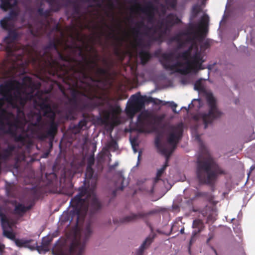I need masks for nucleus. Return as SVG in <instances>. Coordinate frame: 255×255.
<instances>
[{
	"label": "nucleus",
	"instance_id": "obj_1",
	"mask_svg": "<svg viewBox=\"0 0 255 255\" xmlns=\"http://www.w3.org/2000/svg\"><path fill=\"white\" fill-rule=\"evenodd\" d=\"M78 93L74 90L64 108L55 110L47 98L34 94L33 91L27 92L19 83L1 84L0 133L9 134L15 141L24 145L25 136H33L37 128H43L45 126V133H41L39 138L53 140L59 124L55 121L56 114L60 116V121L74 119L79 107Z\"/></svg>",
	"mask_w": 255,
	"mask_h": 255
},
{
	"label": "nucleus",
	"instance_id": "obj_2",
	"mask_svg": "<svg viewBox=\"0 0 255 255\" xmlns=\"http://www.w3.org/2000/svg\"><path fill=\"white\" fill-rule=\"evenodd\" d=\"M126 71H129L135 81L140 79L157 77L163 79L168 76L178 77L183 85L191 83L198 72L205 68V65H161L162 71H156L150 65H124Z\"/></svg>",
	"mask_w": 255,
	"mask_h": 255
},
{
	"label": "nucleus",
	"instance_id": "obj_3",
	"mask_svg": "<svg viewBox=\"0 0 255 255\" xmlns=\"http://www.w3.org/2000/svg\"><path fill=\"white\" fill-rule=\"evenodd\" d=\"M183 125L182 123L175 125H168L165 128V135L166 143H161L160 137L157 136L155 139V145L158 151L165 156L164 164L157 171L156 176L153 180V186L158 182H164L160 179L165 169L168 166V162L169 157L175 149L177 144L182 136Z\"/></svg>",
	"mask_w": 255,
	"mask_h": 255
},
{
	"label": "nucleus",
	"instance_id": "obj_4",
	"mask_svg": "<svg viewBox=\"0 0 255 255\" xmlns=\"http://www.w3.org/2000/svg\"><path fill=\"white\" fill-rule=\"evenodd\" d=\"M196 139L200 144V153L197 161L196 175L201 183L213 185L219 175L225 173L210 154L199 135Z\"/></svg>",
	"mask_w": 255,
	"mask_h": 255
},
{
	"label": "nucleus",
	"instance_id": "obj_5",
	"mask_svg": "<svg viewBox=\"0 0 255 255\" xmlns=\"http://www.w3.org/2000/svg\"><path fill=\"white\" fill-rule=\"evenodd\" d=\"M70 37L72 39H71L69 43L68 42V40H64L58 38L50 40L44 47V54L51 58L50 52L54 50L57 53L59 58L64 61H69L76 54L82 56L83 47L77 43V42H85L81 36V33L77 32L75 37L72 35Z\"/></svg>",
	"mask_w": 255,
	"mask_h": 255
},
{
	"label": "nucleus",
	"instance_id": "obj_6",
	"mask_svg": "<svg viewBox=\"0 0 255 255\" xmlns=\"http://www.w3.org/2000/svg\"><path fill=\"white\" fill-rule=\"evenodd\" d=\"M150 103L158 105H166L167 104H169L174 113H178L176 110L177 104L174 102H165L145 95L142 96L139 92H137L132 95L127 102L126 112L128 117L132 120L136 113L144 109L145 104Z\"/></svg>",
	"mask_w": 255,
	"mask_h": 255
},
{
	"label": "nucleus",
	"instance_id": "obj_7",
	"mask_svg": "<svg viewBox=\"0 0 255 255\" xmlns=\"http://www.w3.org/2000/svg\"><path fill=\"white\" fill-rule=\"evenodd\" d=\"M206 100L208 108V111L199 113L194 116L195 121L203 123L205 129L208 127V125L212 124L214 120L219 118L222 115V113L218 107L217 99L212 93H207Z\"/></svg>",
	"mask_w": 255,
	"mask_h": 255
},
{
	"label": "nucleus",
	"instance_id": "obj_8",
	"mask_svg": "<svg viewBox=\"0 0 255 255\" xmlns=\"http://www.w3.org/2000/svg\"><path fill=\"white\" fill-rule=\"evenodd\" d=\"M164 114L153 116L147 110L141 112L135 123L136 130L141 133H151L155 130V124H161L165 119Z\"/></svg>",
	"mask_w": 255,
	"mask_h": 255
},
{
	"label": "nucleus",
	"instance_id": "obj_9",
	"mask_svg": "<svg viewBox=\"0 0 255 255\" xmlns=\"http://www.w3.org/2000/svg\"><path fill=\"white\" fill-rule=\"evenodd\" d=\"M1 217V225L2 229V235L13 241L17 247H26L33 250L35 248V246H30L29 243L31 240H26L24 239H16L15 238V234L13 232L11 225L4 218L2 214L0 213Z\"/></svg>",
	"mask_w": 255,
	"mask_h": 255
},
{
	"label": "nucleus",
	"instance_id": "obj_10",
	"mask_svg": "<svg viewBox=\"0 0 255 255\" xmlns=\"http://www.w3.org/2000/svg\"><path fill=\"white\" fill-rule=\"evenodd\" d=\"M107 108L100 111V114L95 117L94 123L100 126L106 125L113 120L118 112V107L113 106L109 101L107 102Z\"/></svg>",
	"mask_w": 255,
	"mask_h": 255
},
{
	"label": "nucleus",
	"instance_id": "obj_11",
	"mask_svg": "<svg viewBox=\"0 0 255 255\" xmlns=\"http://www.w3.org/2000/svg\"><path fill=\"white\" fill-rule=\"evenodd\" d=\"M82 95L85 98V101L81 105L82 110H93L102 106L105 102V99L101 96L96 95L88 96L85 93H82Z\"/></svg>",
	"mask_w": 255,
	"mask_h": 255
},
{
	"label": "nucleus",
	"instance_id": "obj_12",
	"mask_svg": "<svg viewBox=\"0 0 255 255\" xmlns=\"http://www.w3.org/2000/svg\"><path fill=\"white\" fill-rule=\"evenodd\" d=\"M181 22V20L180 18L175 14L171 13L159 22L157 27L158 30H162L161 32L163 34H165L174 25L179 24Z\"/></svg>",
	"mask_w": 255,
	"mask_h": 255
},
{
	"label": "nucleus",
	"instance_id": "obj_13",
	"mask_svg": "<svg viewBox=\"0 0 255 255\" xmlns=\"http://www.w3.org/2000/svg\"><path fill=\"white\" fill-rule=\"evenodd\" d=\"M137 0H133V2L136 4L137 9L145 13L147 15V21L152 23L154 20V11L155 7L151 1L147 2L144 7H141L139 3H137Z\"/></svg>",
	"mask_w": 255,
	"mask_h": 255
},
{
	"label": "nucleus",
	"instance_id": "obj_14",
	"mask_svg": "<svg viewBox=\"0 0 255 255\" xmlns=\"http://www.w3.org/2000/svg\"><path fill=\"white\" fill-rule=\"evenodd\" d=\"M17 12L15 10H11L8 13L7 16H5L0 21L1 27L5 29L8 30L12 26V24L11 22V20H15L17 16Z\"/></svg>",
	"mask_w": 255,
	"mask_h": 255
},
{
	"label": "nucleus",
	"instance_id": "obj_15",
	"mask_svg": "<svg viewBox=\"0 0 255 255\" xmlns=\"http://www.w3.org/2000/svg\"><path fill=\"white\" fill-rule=\"evenodd\" d=\"M155 54L159 57L161 64H163L162 62H170L175 57L174 53L172 52L162 53L160 50H158L155 52Z\"/></svg>",
	"mask_w": 255,
	"mask_h": 255
},
{
	"label": "nucleus",
	"instance_id": "obj_16",
	"mask_svg": "<svg viewBox=\"0 0 255 255\" xmlns=\"http://www.w3.org/2000/svg\"><path fill=\"white\" fill-rule=\"evenodd\" d=\"M193 50L194 53L192 54V59L193 61V63L187 62L186 63H183L179 62H177L175 64H202L204 62V61L203 60V57L202 56V53L199 50L198 44L197 50L195 49H193Z\"/></svg>",
	"mask_w": 255,
	"mask_h": 255
},
{
	"label": "nucleus",
	"instance_id": "obj_17",
	"mask_svg": "<svg viewBox=\"0 0 255 255\" xmlns=\"http://www.w3.org/2000/svg\"><path fill=\"white\" fill-rule=\"evenodd\" d=\"M155 236L154 234H152L147 237L136 252L135 255H143L145 249L152 242Z\"/></svg>",
	"mask_w": 255,
	"mask_h": 255
},
{
	"label": "nucleus",
	"instance_id": "obj_18",
	"mask_svg": "<svg viewBox=\"0 0 255 255\" xmlns=\"http://www.w3.org/2000/svg\"><path fill=\"white\" fill-rule=\"evenodd\" d=\"M0 8L4 11L11 9L17 5V0H0Z\"/></svg>",
	"mask_w": 255,
	"mask_h": 255
},
{
	"label": "nucleus",
	"instance_id": "obj_19",
	"mask_svg": "<svg viewBox=\"0 0 255 255\" xmlns=\"http://www.w3.org/2000/svg\"><path fill=\"white\" fill-rule=\"evenodd\" d=\"M136 27L133 28L132 29V31L134 35H136L137 36L138 35H141V33L140 32V29L142 27H145L146 29L148 30V31L152 30L154 29V33H155L156 32V30L155 28H154L153 27H147L146 26L144 21L141 20L140 21H138L136 23Z\"/></svg>",
	"mask_w": 255,
	"mask_h": 255
},
{
	"label": "nucleus",
	"instance_id": "obj_20",
	"mask_svg": "<svg viewBox=\"0 0 255 255\" xmlns=\"http://www.w3.org/2000/svg\"><path fill=\"white\" fill-rule=\"evenodd\" d=\"M197 43L195 41H193L191 43V45L190 46L188 49L187 50H185L182 52L181 53L180 56L181 57L186 59L192 58V51L193 50V49H195L197 50Z\"/></svg>",
	"mask_w": 255,
	"mask_h": 255
},
{
	"label": "nucleus",
	"instance_id": "obj_21",
	"mask_svg": "<svg viewBox=\"0 0 255 255\" xmlns=\"http://www.w3.org/2000/svg\"><path fill=\"white\" fill-rule=\"evenodd\" d=\"M150 213L144 214L142 213H138L137 214H131L128 216H127L122 219L123 222H129L136 220L139 218H142L147 214Z\"/></svg>",
	"mask_w": 255,
	"mask_h": 255
},
{
	"label": "nucleus",
	"instance_id": "obj_22",
	"mask_svg": "<svg viewBox=\"0 0 255 255\" xmlns=\"http://www.w3.org/2000/svg\"><path fill=\"white\" fill-rule=\"evenodd\" d=\"M8 30V34L4 38L5 42L11 43L14 42L18 38V34L16 30H11L10 28Z\"/></svg>",
	"mask_w": 255,
	"mask_h": 255
},
{
	"label": "nucleus",
	"instance_id": "obj_23",
	"mask_svg": "<svg viewBox=\"0 0 255 255\" xmlns=\"http://www.w3.org/2000/svg\"><path fill=\"white\" fill-rule=\"evenodd\" d=\"M139 57L141 59L140 64H146L148 61L151 58V54L148 51L141 49L138 53Z\"/></svg>",
	"mask_w": 255,
	"mask_h": 255
},
{
	"label": "nucleus",
	"instance_id": "obj_24",
	"mask_svg": "<svg viewBox=\"0 0 255 255\" xmlns=\"http://www.w3.org/2000/svg\"><path fill=\"white\" fill-rule=\"evenodd\" d=\"M87 123V120L84 117L77 124L71 126V128L73 129V132L75 133L79 132L82 129L86 127Z\"/></svg>",
	"mask_w": 255,
	"mask_h": 255
},
{
	"label": "nucleus",
	"instance_id": "obj_25",
	"mask_svg": "<svg viewBox=\"0 0 255 255\" xmlns=\"http://www.w3.org/2000/svg\"><path fill=\"white\" fill-rule=\"evenodd\" d=\"M202 106V102L200 99H194L192 101V102L188 105L187 108L184 107L186 110H188L189 108H194L195 111L199 110L200 108ZM184 108L182 107V109Z\"/></svg>",
	"mask_w": 255,
	"mask_h": 255
},
{
	"label": "nucleus",
	"instance_id": "obj_26",
	"mask_svg": "<svg viewBox=\"0 0 255 255\" xmlns=\"http://www.w3.org/2000/svg\"><path fill=\"white\" fill-rule=\"evenodd\" d=\"M29 209L23 204L19 203L15 206L14 213L15 214L22 216Z\"/></svg>",
	"mask_w": 255,
	"mask_h": 255
},
{
	"label": "nucleus",
	"instance_id": "obj_27",
	"mask_svg": "<svg viewBox=\"0 0 255 255\" xmlns=\"http://www.w3.org/2000/svg\"><path fill=\"white\" fill-rule=\"evenodd\" d=\"M128 185V182L126 180L122 174H120L118 178V182L116 183L117 189L122 190Z\"/></svg>",
	"mask_w": 255,
	"mask_h": 255
},
{
	"label": "nucleus",
	"instance_id": "obj_28",
	"mask_svg": "<svg viewBox=\"0 0 255 255\" xmlns=\"http://www.w3.org/2000/svg\"><path fill=\"white\" fill-rule=\"evenodd\" d=\"M52 11H58L61 8V5L57 0H47Z\"/></svg>",
	"mask_w": 255,
	"mask_h": 255
},
{
	"label": "nucleus",
	"instance_id": "obj_29",
	"mask_svg": "<svg viewBox=\"0 0 255 255\" xmlns=\"http://www.w3.org/2000/svg\"><path fill=\"white\" fill-rule=\"evenodd\" d=\"M105 25L108 28H109V26L107 24H105ZM110 28L112 32H110L108 34V37L109 38H111L115 40L121 45L122 44V42L124 40V39L123 38L117 36L115 34V30L113 28L110 27Z\"/></svg>",
	"mask_w": 255,
	"mask_h": 255
},
{
	"label": "nucleus",
	"instance_id": "obj_30",
	"mask_svg": "<svg viewBox=\"0 0 255 255\" xmlns=\"http://www.w3.org/2000/svg\"><path fill=\"white\" fill-rule=\"evenodd\" d=\"M134 35L136 38L134 40V43L132 44L133 47L135 48L136 47H145L146 45L144 43L142 38L141 37H139L140 35H138L137 36L136 35Z\"/></svg>",
	"mask_w": 255,
	"mask_h": 255
},
{
	"label": "nucleus",
	"instance_id": "obj_31",
	"mask_svg": "<svg viewBox=\"0 0 255 255\" xmlns=\"http://www.w3.org/2000/svg\"><path fill=\"white\" fill-rule=\"evenodd\" d=\"M203 224L200 220H195L193 222L192 227L193 228L196 229L193 232V234L195 235L197 232L201 231L202 228Z\"/></svg>",
	"mask_w": 255,
	"mask_h": 255
},
{
	"label": "nucleus",
	"instance_id": "obj_32",
	"mask_svg": "<svg viewBox=\"0 0 255 255\" xmlns=\"http://www.w3.org/2000/svg\"><path fill=\"white\" fill-rule=\"evenodd\" d=\"M36 250L39 254H44L49 251L50 248H48L45 246L44 245L41 244L40 246H36Z\"/></svg>",
	"mask_w": 255,
	"mask_h": 255
},
{
	"label": "nucleus",
	"instance_id": "obj_33",
	"mask_svg": "<svg viewBox=\"0 0 255 255\" xmlns=\"http://www.w3.org/2000/svg\"><path fill=\"white\" fill-rule=\"evenodd\" d=\"M207 195V193L206 192H197L196 193L195 195L191 198L189 200L187 201V203L189 205H191L192 203L193 200H194L196 197H205Z\"/></svg>",
	"mask_w": 255,
	"mask_h": 255
},
{
	"label": "nucleus",
	"instance_id": "obj_34",
	"mask_svg": "<svg viewBox=\"0 0 255 255\" xmlns=\"http://www.w3.org/2000/svg\"><path fill=\"white\" fill-rule=\"evenodd\" d=\"M201 8L200 5L198 4L194 5L192 7V14L193 17H195L201 11Z\"/></svg>",
	"mask_w": 255,
	"mask_h": 255
},
{
	"label": "nucleus",
	"instance_id": "obj_35",
	"mask_svg": "<svg viewBox=\"0 0 255 255\" xmlns=\"http://www.w3.org/2000/svg\"><path fill=\"white\" fill-rule=\"evenodd\" d=\"M51 242V239L49 237H44L42 238V244H43L45 245V246L47 247L48 248H49L50 244Z\"/></svg>",
	"mask_w": 255,
	"mask_h": 255
},
{
	"label": "nucleus",
	"instance_id": "obj_36",
	"mask_svg": "<svg viewBox=\"0 0 255 255\" xmlns=\"http://www.w3.org/2000/svg\"><path fill=\"white\" fill-rule=\"evenodd\" d=\"M203 80V79H199L198 80L196 81V82L194 83V89L195 90L199 91L202 89V86L201 81Z\"/></svg>",
	"mask_w": 255,
	"mask_h": 255
},
{
	"label": "nucleus",
	"instance_id": "obj_37",
	"mask_svg": "<svg viewBox=\"0 0 255 255\" xmlns=\"http://www.w3.org/2000/svg\"><path fill=\"white\" fill-rule=\"evenodd\" d=\"M85 48H86V50H87V51L89 50V52H91V53H96L97 52L96 50L93 45H91L87 43L85 44Z\"/></svg>",
	"mask_w": 255,
	"mask_h": 255
},
{
	"label": "nucleus",
	"instance_id": "obj_38",
	"mask_svg": "<svg viewBox=\"0 0 255 255\" xmlns=\"http://www.w3.org/2000/svg\"><path fill=\"white\" fill-rule=\"evenodd\" d=\"M210 47V43L208 41L203 42L201 45V50H205Z\"/></svg>",
	"mask_w": 255,
	"mask_h": 255
},
{
	"label": "nucleus",
	"instance_id": "obj_39",
	"mask_svg": "<svg viewBox=\"0 0 255 255\" xmlns=\"http://www.w3.org/2000/svg\"><path fill=\"white\" fill-rule=\"evenodd\" d=\"M52 10L51 9L44 10L43 14L42 15L45 18H48L50 15Z\"/></svg>",
	"mask_w": 255,
	"mask_h": 255
},
{
	"label": "nucleus",
	"instance_id": "obj_40",
	"mask_svg": "<svg viewBox=\"0 0 255 255\" xmlns=\"http://www.w3.org/2000/svg\"><path fill=\"white\" fill-rule=\"evenodd\" d=\"M109 147L114 149H116L118 147V144L116 142L113 141L110 143Z\"/></svg>",
	"mask_w": 255,
	"mask_h": 255
},
{
	"label": "nucleus",
	"instance_id": "obj_41",
	"mask_svg": "<svg viewBox=\"0 0 255 255\" xmlns=\"http://www.w3.org/2000/svg\"><path fill=\"white\" fill-rule=\"evenodd\" d=\"M131 144L132 146V150L134 153H136L137 152V150L136 147V144L134 143L133 140H130Z\"/></svg>",
	"mask_w": 255,
	"mask_h": 255
},
{
	"label": "nucleus",
	"instance_id": "obj_42",
	"mask_svg": "<svg viewBox=\"0 0 255 255\" xmlns=\"http://www.w3.org/2000/svg\"><path fill=\"white\" fill-rule=\"evenodd\" d=\"M180 40V36L179 35H176L174 36L171 38V41H179Z\"/></svg>",
	"mask_w": 255,
	"mask_h": 255
},
{
	"label": "nucleus",
	"instance_id": "obj_43",
	"mask_svg": "<svg viewBox=\"0 0 255 255\" xmlns=\"http://www.w3.org/2000/svg\"><path fill=\"white\" fill-rule=\"evenodd\" d=\"M37 12L40 16H42L44 12L43 8L42 7L38 8L37 9Z\"/></svg>",
	"mask_w": 255,
	"mask_h": 255
},
{
	"label": "nucleus",
	"instance_id": "obj_44",
	"mask_svg": "<svg viewBox=\"0 0 255 255\" xmlns=\"http://www.w3.org/2000/svg\"><path fill=\"white\" fill-rule=\"evenodd\" d=\"M214 65H211V64L207 65V68L208 69V78H209V74L210 73V71L213 68Z\"/></svg>",
	"mask_w": 255,
	"mask_h": 255
},
{
	"label": "nucleus",
	"instance_id": "obj_45",
	"mask_svg": "<svg viewBox=\"0 0 255 255\" xmlns=\"http://www.w3.org/2000/svg\"><path fill=\"white\" fill-rule=\"evenodd\" d=\"M176 0H171V2H170V5L172 7H174L176 5Z\"/></svg>",
	"mask_w": 255,
	"mask_h": 255
},
{
	"label": "nucleus",
	"instance_id": "obj_46",
	"mask_svg": "<svg viewBox=\"0 0 255 255\" xmlns=\"http://www.w3.org/2000/svg\"><path fill=\"white\" fill-rule=\"evenodd\" d=\"M39 32V31H38V30H37L36 31H34V30L33 29H31V34L34 36H36V35H38Z\"/></svg>",
	"mask_w": 255,
	"mask_h": 255
},
{
	"label": "nucleus",
	"instance_id": "obj_47",
	"mask_svg": "<svg viewBox=\"0 0 255 255\" xmlns=\"http://www.w3.org/2000/svg\"><path fill=\"white\" fill-rule=\"evenodd\" d=\"M4 249V245L3 244H0V255H2V252Z\"/></svg>",
	"mask_w": 255,
	"mask_h": 255
},
{
	"label": "nucleus",
	"instance_id": "obj_48",
	"mask_svg": "<svg viewBox=\"0 0 255 255\" xmlns=\"http://www.w3.org/2000/svg\"><path fill=\"white\" fill-rule=\"evenodd\" d=\"M118 165V163L116 162L114 165H111L110 166V169H113L115 168Z\"/></svg>",
	"mask_w": 255,
	"mask_h": 255
},
{
	"label": "nucleus",
	"instance_id": "obj_49",
	"mask_svg": "<svg viewBox=\"0 0 255 255\" xmlns=\"http://www.w3.org/2000/svg\"><path fill=\"white\" fill-rule=\"evenodd\" d=\"M161 35H159L158 36V37H153V36H151L152 39H153L154 40H158V39H160V38H161Z\"/></svg>",
	"mask_w": 255,
	"mask_h": 255
},
{
	"label": "nucleus",
	"instance_id": "obj_50",
	"mask_svg": "<svg viewBox=\"0 0 255 255\" xmlns=\"http://www.w3.org/2000/svg\"><path fill=\"white\" fill-rule=\"evenodd\" d=\"M205 22H205V20L204 18L202 17V19H201V22L200 23V25H204L205 24Z\"/></svg>",
	"mask_w": 255,
	"mask_h": 255
},
{
	"label": "nucleus",
	"instance_id": "obj_51",
	"mask_svg": "<svg viewBox=\"0 0 255 255\" xmlns=\"http://www.w3.org/2000/svg\"><path fill=\"white\" fill-rule=\"evenodd\" d=\"M74 11L76 14L79 13V9L78 7H75L74 8Z\"/></svg>",
	"mask_w": 255,
	"mask_h": 255
},
{
	"label": "nucleus",
	"instance_id": "obj_52",
	"mask_svg": "<svg viewBox=\"0 0 255 255\" xmlns=\"http://www.w3.org/2000/svg\"><path fill=\"white\" fill-rule=\"evenodd\" d=\"M77 64H98L97 63H95V62H91V63H88V62H87V63H77Z\"/></svg>",
	"mask_w": 255,
	"mask_h": 255
},
{
	"label": "nucleus",
	"instance_id": "obj_53",
	"mask_svg": "<svg viewBox=\"0 0 255 255\" xmlns=\"http://www.w3.org/2000/svg\"><path fill=\"white\" fill-rule=\"evenodd\" d=\"M40 195V193L38 192V193H36V194L34 195L35 198H38Z\"/></svg>",
	"mask_w": 255,
	"mask_h": 255
},
{
	"label": "nucleus",
	"instance_id": "obj_54",
	"mask_svg": "<svg viewBox=\"0 0 255 255\" xmlns=\"http://www.w3.org/2000/svg\"><path fill=\"white\" fill-rule=\"evenodd\" d=\"M44 64H59L58 63H56V62H45Z\"/></svg>",
	"mask_w": 255,
	"mask_h": 255
},
{
	"label": "nucleus",
	"instance_id": "obj_55",
	"mask_svg": "<svg viewBox=\"0 0 255 255\" xmlns=\"http://www.w3.org/2000/svg\"><path fill=\"white\" fill-rule=\"evenodd\" d=\"M141 151H139L138 152V161H139V157L141 155Z\"/></svg>",
	"mask_w": 255,
	"mask_h": 255
},
{
	"label": "nucleus",
	"instance_id": "obj_56",
	"mask_svg": "<svg viewBox=\"0 0 255 255\" xmlns=\"http://www.w3.org/2000/svg\"><path fill=\"white\" fill-rule=\"evenodd\" d=\"M184 228H182L180 230V232L181 233V234H183L184 233Z\"/></svg>",
	"mask_w": 255,
	"mask_h": 255
},
{
	"label": "nucleus",
	"instance_id": "obj_57",
	"mask_svg": "<svg viewBox=\"0 0 255 255\" xmlns=\"http://www.w3.org/2000/svg\"><path fill=\"white\" fill-rule=\"evenodd\" d=\"M48 155V153H44V154L43 155V157H46Z\"/></svg>",
	"mask_w": 255,
	"mask_h": 255
},
{
	"label": "nucleus",
	"instance_id": "obj_58",
	"mask_svg": "<svg viewBox=\"0 0 255 255\" xmlns=\"http://www.w3.org/2000/svg\"><path fill=\"white\" fill-rule=\"evenodd\" d=\"M234 230L235 232H238V231H239V232H240V229H238V228H237V231H236V229H235V228H234Z\"/></svg>",
	"mask_w": 255,
	"mask_h": 255
},
{
	"label": "nucleus",
	"instance_id": "obj_59",
	"mask_svg": "<svg viewBox=\"0 0 255 255\" xmlns=\"http://www.w3.org/2000/svg\"><path fill=\"white\" fill-rule=\"evenodd\" d=\"M199 37H200V38H201V39H202V38H203V36H202V34H199Z\"/></svg>",
	"mask_w": 255,
	"mask_h": 255
},
{
	"label": "nucleus",
	"instance_id": "obj_60",
	"mask_svg": "<svg viewBox=\"0 0 255 255\" xmlns=\"http://www.w3.org/2000/svg\"><path fill=\"white\" fill-rule=\"evenodd\" d=\"M110 6L111 7H113V4L112 3H110Z\"/></svg>",
	"mask_w": 255,
	"mask_h": 255
},
{
	"label": "nucleus",
	"instance_id": "obj_61",
	"mask_svg": "<svg viewBox=\"0 0 255 255\" xmlns=\"http://www.w3.org/2000/svg\"><path fill=\"white\" fill-rule=\"evenodd\" d=\"M55 29H57V30H59V27L58 25H57L56 27H55Z\"/></svg>",
	"mask_w": 255,
	"mask_h": 255
},
{
	"label": "nucleus",
	"instance_id": "obj_62",
	"mask_svg": "<svg viewBox=\"0 0 255 255\" xmlns=\"http://www.w3.org/2000/svg\"><path fill=\"white\" fill-rule=\"evenodd\" d=\"M254 169V167L253 166L251 167V169L253 170Z\"/></svg>",
	"mask_w": 255,
	"mask_h": 255
},
{
	"label": "nucleus",
	"instance_id": "obj_63",
	"mask_svg": "<svg viewBox=\"0 0 255 255\" xmlns=\"http://www.w3.org/2000/svg\"><path fill=\"white\" fill-rule=\"evenodd\" d=\"M182 43H180L179 47H182Z\"/></svg>",
	"mask_w": 255,
	"mask_h": 255
},
{
	"label": "nucleus",
	"instance_id": "obj_64",
	"mask_svg": "<svg viewBox=\"0 0 255 255\" xmlns=\"http://www.w3.org/2000/svg\"><path fill=\"white\" fill-rule=\"evenodd\" d=\"M36 188H34L32 189V191H34L35 190H36Z\"/></svg>",
	"mask_w": 255,
	"mask_h": 255
}]
</instances>
